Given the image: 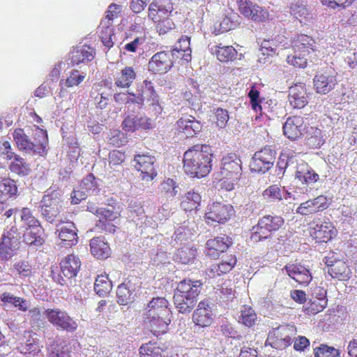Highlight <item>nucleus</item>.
Returning <instances> with one entry per match:
<instances>
[{
	"label": "nucleus",
	"mask_w": 357,
	"mask_h": 357,
	"mask_svg": "<svg viewBox=\"0 0 357 357\" xmlns=\"http://www.w3.org/2000/svg\"><path fill=\"white\" fill-rule=\"evenodd\" d=\"M143 324L153 335L166 333L172 321L170 303L165 297H153L143 310Z\"/></svg>",
	"instance_id": "obj_1"
},
{
	"label": "nucleus",
	"mask_w": 357,
	"mask_h": 357,
	"mask_svg": "<svg viewBox=\"0 0 357 357\" xmlns=\"http://www.w3.org/2000/svg\"><path fill=\"white\" fill-rule=\"evenodd\" d=\"M213 152L208 144H197L189 147L183 155V169L190 178L208 176L213 167Z\"/></svg>",
	"instance_id": "obj_2"
},
{
	"label": "nucleus",
	"mask_w": 357,
	"mask_h": 357,
	"mask_svg": "<svg viewBox=\"0 0 357 357\" xmlns=\"http://www.w3.org/2000/svg\"><path fill=\"white\" fill-rule=\"evenodd\" d=\"M202 283L184 279L177 285L174 295V303L180 313L191 312L196 305L201 292Z\"/></svg>",
	"instance_id": "obj_3"
},
{
	"label": "nucleus",
	"mask_w": 357,
	"mask_h": 357,
	"mask_svg": "<svg viewBox=\"0 0 357 357\" xmlns=\"http://www.w3.org/2000/svg\"><path fill=\"white\" fill-rule=\"evenodd\" d=\"M20 234L15 226L5 230L0 238V259L7 261L15 256L20 248Z\"/></svg>",
	"instance_id": "obj_4"
},
{
	"label": "nucleus",
	"mask_w": 357,
	"mask_h": 357,
	"mask_svg": "<svg viewBox=\"0 0 357 357\" xmlns=\"http://www.w3.org/2000/svg\"><path fill=\"white\" fill-rule=\"evenodd\" d=\"M234 215L232 205L221 202H213L208 204L204 218L206 224L213 225L226 223Z\"/></svg>",
	"instance_id": "obj_5"
},
{
	"label": "nucleus",
	"mask_w": 357,
	"mask_h": 357,
	"mask_svg": "<svg viewBox=\"0 0 357 357\" xmlns=\"http://www.w3.org/2000/svg\"><path fill=\"white\" fill-rule=\"evenodd\" d=\"M61 196L60 190L50 188L40 202L41 213L50 222L54 221L61 211Z\"/></svg>",
	"instance_id": "obj_6"
},
{
	"label": "nucleus",
	"mask_w": 357,
	"mask_h": 357,
	"mask_svg": "<svg viewBox=\"0 0 357 357\" xmlns=\"http://www.w3.org/2000/svg\"><path fill=\"white\" fill-rule=\"evenodd\" d=\"M284 223V218L280 215H264L259 220L251 238L255 241L266 239L279 230Z\"/></svg>",
	"instance_id": "obj_7"
},
{
	"label": "nucleus",
	"mask_w": 357,
	"mask_h": 357,
	"mask_svg": "<svg viewBox=\"0 0 357 357\" xmlns=\"http://www.w3.org/2000/svg\"><path fill=\"white\" fill-rule=\"evenodd\" d=\"M139 87L140 89L137 90V93H129V94L132 96L130 100L132 102L142 105L146 99L149 105L152 106L155 112L160 113L162 107L159 102V96L154 89L153 83L151 81L145 79L143 82V84Z\"/></svg>",
	"instance_id": "obj_8"
},
{
	"label": "nucleus",
	"mask_w": 357,
	"mask_h": 357,
	"mask_svg": "<svg viewBox=\"0 0 357 357\" xmlns=\"http://www.w3.org/2000/svg\"><path fill=\"white\" fill-rule=\"evenodd\" d=\"M337 84V73L333 68L321 69L313 78L314 89L320 94H328L334 89Z\"/></svg>",
	"instance_id": "obj_9"
},
{
	"label": "nucleus",
	"mask_w": 357,
	"mask_h": 357,
	"mask_svg": "<svg viewBox=\"0 0 357 357\" xmlns=\"http://www.w3.org/2000/svg\"><path fill=\"white\" fill-rule=\"evenodd\" d=\"M44 314L48 321L57 329L70 333L75 332L77 329V323L66 311L59 308H49L45 311Z\"/></svg>",
	"instance_id": "obj_10"
},
{
	"label": "nucleus",
	"mask_w": 357,
	"mask_h": 357,
	"mask_svg": "<svg viewBox=\"0 0 357 357\" xmlns=\"http://www.w3.org/2000/svg\"><path fill=\"white\" fill-rule=\"evenodd\" d=\"M337 230L331 221L314 220L310 227V234L317 243H327L337 236Z\"/></svg>",
	"instance_id": "obj_11"
},
{
	"label": "nucleus",
	"mask_w": 357,
	"mask_h": 357,
	"mask_svg": "<svg viewBox=\"0 0 357 357\" xmlns=\"http://www.w3.org/2000/svg\"><path fill=\"white\" fill-rule=\"evenodd\" d=\"M294 330L287 325L273 328L268 335L267 342L273 349L282 350L290 346Z\"/></svg>",
	"instance_id": "obj_12"
},
{
	"label": "nucleus",
	"mask_w": 357,
	"mask_h": 357,
	"mask_svg": "<svg viewBox=\"0 0 357 357\" xmlns=\"http://www.w3.org/2000/svg\"><path fill=\"white\" fill-rule=\"evenodd\" d=\"M274 160L275 152L268 147H264L254 154L250 169L252 172L265 173L272 167Z\"/></svg>",
	"instance_id": "obj_13"
},
{
	"label": "nucleus",
	"mask_w": 357,
	"mask_h": 357,
	"mask_svg": "<svg viewBox=\"0 0 357 357\" xmlns=\"http://www.w3.org/2000/svg\"><path fill=\"white\" fill-rule=\"evenodd\" d=\"M135 169L141 172L140 176L143 181H151L157 176L154 164L155 158L149 154H137L135 155Z\"/></svg>",
	"instance_id": "obj_14"
},
{
	"label": "nucleus",
	"mask_w": 357,
	"mask_h": 357,
	"mask_svg": "<svg viewBox=\"0 0 357 357\" xmlns=\"http://www.w3.org/2000/svg\"><path fill=\"white\" fill-rule=\"evenodd\" d=\"M138 282V278L136 276H128L118 286L116 290L118 303L126 305L134 301Z\"/></svg>",
	"instance_id": "obj_15"
},
{
	"label": "nucleus",
	"mask_w": 357,
	"mask_h": 357,
	"mask_svg": "<svg viewBox=\"0 0 357 357\" xmlns=\"http://www.w3.org/2000/svg\"><path fill=\"white\" fill-rule=\"evenodd\" d=\"M202 124L200 121L192 115L183 116L176 122V131L186 138H192L201 132Z\"/></svg>",
	"instance_id": "obj_16"
},
{
	"label": "nucleus",
	"mask_w": 357,
	"mask_h": 357,
	"mask_svg": "<svg viewBox=\"0 0 357 357\" xmlns=\"http://www.w3.org/2000/svg\"><path fill=\"white\" fill-rule=\"evenodd\" d=\"M307 124L303 117L292 116L287 119L283 125V133L289 139L297 140L301 138L306 132Z\"/></svg>",
	"instance_id": "obj_17"
},
{
	"label": "nucleus",
	"mask_w": 357,
	"mask_h": 357,
	"mask_svg": "<svg viewBox=\"0 0 357 357\" xmlns=\"http://www.w3.org/2000/svg\"><path fill=\"white\" fill-rule=\"evenodd\" d=\"M172 54L162 51L155 54L150 59L148 68L153 74H164L173 66Z\"/></svg>",
	"instance_id": "obj_18"
},
{
	"label": "nucleus",
	"mask_w": 357,
	"mask_h": 357,
	"mask_svg": "<svg viewBox=\"0 0 357 357\" xmlns=\"http://www.w3.org/2000/svg\"><path fill=\"white\" fill-rule=\"evenodd\" d=\"M329 206L326 196L319 195L317 197L302 202L296 208V213L301 215H310L323 211Z\"/></svg>",
	"instance_id": "obj_19"
},
{
	"label": "nucleus",
	"mask_w": 357,
	"mask_h": 357,
	"mask_svg": "<svg viewBox=\"0 0 357 357\" xmlns=\"http://www.w3.org/2000/svg\"><path fill=\"white\" fill-rule=\"evenodd\" d=\"M241 160L236 153H228L221 159L220 176H241Z\"/></svg>",
	"instance_id": "obj_20"
},
{
	"label": "nucleus",
	"mask_w": 357,
	"mask_h": 357,
	"mask_svg": "<svg viewBox=\"0 0 357 357\" xmlns=\"http://www.w3.org/2000/svg\"><path fill=\"white\" fill-rule=\"evenodd\" d=\"M231 243V238L227 235L208 239L206 243V255L212 259H217L227 250Z\"/></svg>",
	"instance_id": "obj_21"
},
{
	"label": "nucleus",
	"mask_w": 357,
	"mask_h": 357,
	"mask_svg": "<svg viewBox=\"0 0 357 357\" xmlns=\"http://www.w3.org/2000/svg\"><path fill=\"white\" fill-rule=\"evenodd\" d=\"M192 319V322L201 328L208 327L212 324L213 313L208 301H202L198 303Z\"/></svg>",
	"instance_id": "obj_22"
},
{
	"label": "nucleus",
	"mask_w": 357,
	"mask_h": 357,
	"mask_svg": "<svg viewBox=\"0 0 357 357\" xmlns=\"http://www.w3.org/2000/svg\"><path fill=\"white\" fill-rule=\"evenodd\" d=\"M171 0H153L149 6L148 17L151 21L171 16L173 11Z\"/></svg>",
	"instance_id": "obj_23"
},
{
	"label": "nucleus",
	"mask_w": 357,
	"mask_h": 357,
	"mask_svg": "<svg viewBox=\"0 0 357 357\" xmlns=\"http://www.w3.org/2000/svg\"><path fill=\"white\" fill-rule=\"evenodd\" d=\"M48 145L47 132L45 130L36 126L31 135L29 153H33L43 155L47 154Z\"/></svg>",
	"instance_id": "obj_24"
},
{
	"label": "nucleus",
	"mask_w": 357,
	"mask_h": 357,
	"mask_svg": "<svg viewBox=\"0 0 357 357\" xmlns=\"http://www.w3.org/2000/svg\"><path fill=\"white\" fill-rule=\"evenodd\" d=\"M96 55L95 50L87 45H77L71 50L69 60L73 66L91 61Z\"/></svg>",
	"instance_id": "obj_25"
},
{
	"label": "nucleus",
	"mask_w": 357,
	"mask_h": 357,
	"mask_svg": "<svg viewBox=\"0 0 357 357\" xmlns=\"http://www.w3.org/2000/svg\"><path fill=\"white\" fill-rule=\"evenodd\" d=\"M290 105L296 109L303 108L308 102L305 84H295L290 87L289 94Z\"/></svg>",
	"instance_id": "obj_26"
},
{
	"label": "nucleus",
	"mask_w": 357,
	"mask_h": 357,
	"mask_svg": "<svg viewBox=\"0 0 357 357\" xmlns=\"http://www.w3.org/2000/svg\"><path fill=\"white\" fill-rule=\"evenodd\" d=\"M60 268L64 277L71 279L77 276L80 271L81 261L78 256L70 254L65 257L60 262Z\"/></svg>",
	"instance_id": "obj_27"
},
{
	"label": "nucleus",
	"mask_w": 357,
	"mask_h": 357,
	"mask_svg": "<svg viewBox=\"0 0 357 357\" xmlns=\"http://www.w3.org/2000/svg\"><path fill=\"white\" fill-rule=\"evenodd\" d=\"M24 242L34 249L41 248L45 242V230L42 226L26 229L23 235Z\"/></svg>",
	"instance_id": "obj_28"
},
{
	"label": "nucleus",
	"mask_w": 357,
	"mask_h": 357,
	"mask_svg": "<svg viewBox=\"0 0 357 357\" xmlns=\"http://www.w3.org/2000/svg\"><path fill=\"white\" fill-rule=\"evenodd\" d=\"M237 259L235 255H229L221 261L213 264L208 269L209 275L219 277L229 273L236 265Z\"/></svg>",
	"instance_id": "obj_29"
},
{
	"label": "nucleus",
	"mask_w": 357,
	"mask_h": 357,
	"mask_svg": "<svg viewBox=\"0 0 357 357\" xmlns=\"http://www.w3.org/2000/svg\"><path fill=\"white\" fill-rule=\"evenodd\" d=\"M284 269L289 277L301 284H307L312 280L310 271L301 264H287Z\"/></svg>",
	"instance_id": "obj_30"
},
{
	"label": "nucleus",
	"mask_w": 357,
	"mask_h": 357,
	"mask_svg": "<svg viewBox=\"0 0 357 357\" xmlns=\"http://www.w3.org/2000/svg\"><path fill=\"white\" fill-rule=\"evenodd\" d=\"M211 53L215 56L222 63H227L235 60L237 57V51L232 45H223L222 43L209 46Z\"/></svg>",
	"instance_id": "obj_31"
},
{
	"label": "nucleus",
	"mask_w": 357,
	"mask_h": 357,
	"mask_svg": "<svg viewBox=\"0 0 357 357\" xmlns=\"http://www.w3.org/2000/svg\"><path fill=\"white\" fill-rule=\"evenodd\" d=\"M326 264L328 266V273L332 278L340 280H347L351 278L352 272L346 261L336 260L328 264L327 261Z\"/></svg>",
	"instance_id": "obj_32"
},
{
	"label": "nucleus",
	"mask_w": 357,
	"mask_h": 357,
	"mask_svg": "<svg viewBox=\"0 0 357 357\" xmlns=\"http://www.w3.org/2000/svg\"><path fill=\"white\" fill-rule=\"evenodd\" d=\"M97 184L96 182V178L90 174L87 175L82 181V190H74L71 193V203L73 204H79L82 200L86 198L85 192H89L96 190Z\"/></svg>",
	"instance_id": "obj_33"
},
{
	"label": "nucleus",
	"mask_w": 357,
	"mask_h": 357,
	"mask_svg": "<svg viewBox=\"0 0 357 357\" xmlns=\"http://www.w3.org/2000/svg\"><path fill=\"white\" fill-rule=\"evenodd\" d=\"M293 48L303 55L310 56L311 53L316 51L315 41L311 36L301 34L293 40Z\"/></svg>",
	"instance_id": "obj_34"
},
{
	"label": "nucleus",
	"mask_w": 357,
	"mask_h": 357,
	"mask_svg": "<svg viewBox=\"0 0 357 357\" xmlns=\"http://www.w3.org/2000/svg\"><path fill=\"white\" fill-rule=\"evenodd\" d=\"M17 186L14 180L9 177L0 178V203L4 204L10 198L17 195Z\"/></svg>",
	"instance_id": "obj_35"
},
{
	"label": "nucleus",
	"mask_w": 357,
	"mask_h": 357,
	"mask_svg": "<svg viewBox=\"0 0 357 357\" xmlns=\"http://www.w3.org/2000/svg\"><path fill=\"white\" fill-rule=\"evenodd\" d=\"M24 337L26 340L24 343L21 344L19 347L20 353L24 355H37L40 351V349L36 334L31 331H26Z\"/></svg>",
	"instance_id": "obj_36"
},
{
	"label": "nucleus",
	"mask_w": 357,
	"mask_h": 357,
	"mask_svg": "<svg viewBox=\"0 0 357 357\" xmlns=\"http://www.w3.org/2000/svg\"><path fill=\"white\" fill-rule=\"evenodd\" d=\"M296 178L302 183L310 185L316 183L319 176L307 164H301L297 167Z\"/></svg>",
	"instance_id": "obj_37"
},
{
	"label": "nucleus",
	"mask_w": 357,
	"mask_h": 357,
	"mask_svg": "<svg viewBox=\"0 0 357 357\" xmlns=\"http://www.w3.org/2000/svg\"><path fill=\"white\" fill-rule=\"evenodd\" d=\"M284 187L281 188L278 185L274 184L270 185L262 192L263 198L270 202H280L282 199H287L290 196Z\"/></svg>",
	"instance_id": "obj_38"
},
{
	"label": "nucleus",
	"mask_w": 357,
	"mask_h": 357,
	"mask_svg": "<svg viewBox=\"0 0 357 357\" xmlns=\"http://www.w3.org/2000/svg\"><path fill=\"white\" fill-rule=\"evenodd\" d=\"M10 271L20 278H31L34 276L36 273L33 265L26 259L15 261L10 268Z\"/></svg>",
	"instance_id": "obj_39"
},
{
	"label": "nucleus",
	"mask_w": 357,
	"mask_h": 357,
	"mask_svg": "<svg viewBox=\"0 0 357 357\" xmlns=\"http://www.w3.org/2000/svg\"><path fill=\"white\" fill-rule=\"evenodd\" d=\"M91 254L98 259H107L110 255V247L100 237H94L90 241Z\"/></svg>",
	"instance_id": "obj_40"
},
{
	"label": "nucleus",
	"mask_w": 357,
	"mask_h": 357,
	"mask_svg": "<svg viewBox=\"0 0 357 357\" xmlns=\"http://www.w3.org/2000/svg\"><path fill=\"white\" fill-rule=\"evenodd\" d=\"M136 72L131 66L123 68L114 79V84L119 88H128L136 79Z\"/></svg>",
	"instance_id": "obj_41"
},
{
	"label": "nucleus",
	"mask_w": 357,
	"mask_h": 357,
	"mask_svg": "<svg viewBox=\"0 0 357 357\" xmlns=\"http://www.w3.org/2000/svg\"><path fill=\"white\" fill-rule=\"evenodd\" d=\"M139 354L140 357H167L165 350L158 342L153 341L142 344Z\"/></svg>",
	"instance_id": "obj_42"
},
{
	"label": "nucleus",
	"mask_w": 357,
	"mask_h": 357,
	"mask_svg": "<svg viewBox=\"0 0 357 357\" xmlns=\"http://www.w3.org/2000/svg\"><path fill=\"white\" fill-rule=\"evenodd\" d=\"M178 185L177 183L170 178H165L158 187V193L160 197L172 199L178 193Z\"/></svg>",
	"instance_id": "obj_43"
},
{
	"label": "nucleus",
	"mask_w": 357,
	"mask_h": 357,
	"mask_svg": "<svg viewBox=\"0 0 357 357\" xmlns=\"http://www.w3.org/2000/svg\"><path fill=\"white\" fill-rule=\"evenodd\" d=\"M305 139L307 144L312 148L320 147L324 144L321 130L316 127H306Z\"/></svg>",
	"instance_id": "obj_44"
},
{
	"label": "nucleus",
	"mask_w": 357,
	"mask_h": 357,
	"mask_svg": "<svg viewBox=\"0 0 357 357\" xmlns=\"http://www.w3.org/2000/svg\"><path fill=\"white\" fill-rule=\"evenodd\" d=\"M202 197L200 195L195 191L188 192L181 202V207L185 211L197 210L200 206Z\"/></svg>",
	"instance_id": "obj_45"
},
{
	"label": "nucleus",
	"mask_w": 357,
	"mask_h": 357,
	"mask_svg": "<svg viewBox=\"0 0 357 357\" xmlns=\"http://www.w3.org/2000/svg\"><path fill=\"white\" fill-rule=\"evenodd\" d=\"M174 51L183 52L182 59L186 62L191 61L192 50L190 48V38L187 36H182L176 43Z\"/></svg>",
	"instance_id": "obj_46"
},
{
	"label": "nucleus",
	"mask_w": 357,
	"mask_h": 357,
	"mask_svg": "<svg viewBox=\"0 0 357 357\" xmlns=\"http://www.w3.org/2000/svg\"><path fill=\"white\" fill-rule=\"evenodd\" d=\"M170 17L167 16L155 20V21H152L154 24L155 31L159 36L165 35L176 28V24Z\"/></svg>",
	"instance_id": "obj_47"
},
{
	"label": "nucleus",
	"mask_w": 357,
	"mask_h": 357,
	"mask_svg": "<svg viewBox=\"0 0 357 357\" xmlns=\"http://www.w3.org/2000/svg\"><path fill=\"white\" fill-rule=\"evenodd\" d=\"M100 32V38L101 39L103 45L110 48L114 45L113 36H114V28L113 24L105 23L103 24V22H100L98 26Z\"/></svg>",
	"instance_id": "obj_48"
},
{
	"label": "nucleus",
	"mask_w": 357,
	"mask_h": 357,
	"mask_svg": "<svg viewBox=\"0 0 357 357\" xmlns=\"http://www.w3.org/2000/svg\"><path fill=\"white\" fill-rule=\"evenodd\" d=\"M257 321L255 311L248 305H243L241 310V316L238 321L246 327L254 326Z\"/></svg>",
	"instance_id": "obj_49"
},
{
	"label": "nucleus",
	"mask_w": 357,
	"mask_h": 357,
	"mask_svg": "<svg viewBox=\"0 0 357 357\" xmlns=\"http://www.w3.org/2000/svg\"><path fill=\"white\" fill-rule=\"evenodd\" d=\"M112 282L107 275L101 274L98 275L94 284V291L100 296H105L112 289Z\"/></svg>",
	"instance_id": "obj_50"
},
{
	"label": "nucleus",
	"mask_w": 357,
	"mask_h": 357,
	"mask_svg": "<svg viewBox=\"0 0 357 357\" xmlns=\"http://www.w3.org/2000/svg\"><path fill=\"white\" fill-rule=\"evenodd\" d=\"M14 141L20 150L29 153L31 138L22 128H16L13 134Z\"/></svg>",
	"instance_id": "obj_51"
},
{
	"label": "nucleus",
	"mask_w": 357,
	"mask_h": 357,
	"mask_svg": "<svg viewBox=\"0 0 357 357\" xmlns=\"http://www.w3.org/2000/svg\"><path fill=\"white\" fill-rule=\"evenodd\" d=\"M49 357H70L69 347L66 342H53L50 347Z\"/></svg>",
	"instance_id": "obj_52"
},
{
	"label": "nucleus",
	"mask_w": 357,
	"mask_h": 357,
	"mask_svg": "<svg viewBox=\"0 0 357 357\" xmlns=\"http://www.w3.org/2000/svg\"><path fill=\"white\" fill-rule=\"evenodd\" d=\"M321 298H315L310 300L307 306L305 307V312L307 314H317L322 312L327 305L328 300L326 298V294H321Z\"/></svg>",
	"instance_id": "obj_53"
},
{
	"label": "nucleus",
	"mask_w": 357,
	"mask_h": 357,
	"mask_svg": "<svg viewBox=\"0 0 357 357\" xmlns=\"http://www.w3.org/2000/svg\"><path fill=\"white\" fill-rule=\"evenodd\" d=\"M13 158L14 160L9 166L10 170L18 175H27L30 171L29 165L17 155L14 154Z\"/></svg>",
	"instance_id": "obj_54"
},
{
	"label": "nucleus",
	"mask_w": 357,
	"mask_h": 357,
	"mask_svg": "<svg viewBox=\"0 0 357 357\" xmlns=\"http://www.w3.org/2000/svg\"><path fill=\"white\" fill-rule=\"evenodd\" d=\"M248 97L250 99V103L252 109L255 112L260 111L261 114H266V110L269 112V107L266 106L268 102L264 103L263 105H261V100L259 98V92L257 90L255 86H252L248 93Z\"/></svg>",
	"instance_id": "obj_55"
},
{
	"label": "nucleus",
	"mask_w": 357,
	"mask_h": 357,
	"mask_svg": "<svg viewBox=\"0 0 357 357\" xmlns=\"http://www.w3.org/2000/svg\"><path fill=\"white\" fill-rule=\"evenodd\" d=\"M73 226L62 227L59 233V238L66 245H75L77 242V235Z\"/></svg>",
	"instance_id": "obj_56"
},
{
	"label": "nucleus",
	"mask_w": 357,
	"mask_h": 357,
	"mask_svg": "<svg viewBox=\"0 0 357 357\" xmlns=\"http://www.w3.org/2000/svg\"><path fill=\"white\" fill-rule=\"evenodd\" d=\"M196 249L184 246L179 248L176 253V260L181 264H188L195 258Z\"/></svg>",
	"instance_id": "obj_57"
},
{
	"label": "nucleus",
	"mask_w": 357,
	"mask_h": 357,
	"mask_svg": "<svg viewBox=\"0 0 357 357\" xmlns=\"http://www.w3.org/2000/svg\"><path fill=\"white\" fill-rule=\"evenodd\" d=\"M20 211L21 221L26 226V229H32L42 226L39 220L33 215L29 208L24 207Z\"/></svg>",
	"instance_id": "obj_58"
},
{
	"label": "nucleus",
	"mask_w": 357,
	"mask_h": 357,
	"mask_svg": "<svg viewBox=\"0 0 357 357\" xmlns=\"http://www.w3.org/2000/svg\"><path fill=\"white\" fill-rule=\"evenodd\" d=\"M246 19L255 22L263 23L268 20L269 13L266 8L255 3L252 7L251 14Z\"/></svg>",
	"instance_id": "obj_59"
},
{
	"label": "nucleus",
	"mask_w": 357,
	"mask_h": 357,
	"mask_svg": "<svg viewBox=\"0 0 357 357\" xmlns=\"http://www.w3.org/2000/svg\"><path fill=\"white\" fill-rule=\"evenodd\" d=\"M91 211L99 218L97 222L116 221L120 216L119 213L103 207L97 208L94 211L92 210Z\"/></svg>",
	"instance_id": "obj_60"
},
{
	"label": "nucleus",
	"mask_w": 357,
	"mask_h": 357,
	"mask_svg": "<svg viewBox=\"0 0 357 357\" xmlns=\"http://www.w3.org/2000/svg\"><path fill=\"white\" fill-rule=\"evenodd\" d=\"M126 40L128 42L123 47L124 50L130 53H134L137 52L139 50H143V45L146 43V37L144 35L138 36L130 40L127 38Z\"/></svg>",
	"instance_id": "obj_61"
},
{
	"label": "nucleus",
	"mask_w": 357,
	"mask_h": 357,
	"mask_svg": "<svg viewBox=\"0 0 357 357\" xmlns=\"http://www.w3.org/2000/svg\"><path fill=\"white\" fill-rule=\"evenodd\" d=\"M309 57L298 51L294 50L293 54L287 56V62L294 67L304 68L307 66Z\"/></svg>",
	"instance_id": "obj_62"
},
{
	"label": "nucleus",
	"mask_w": 357,
	"mask_h": 357,
	"mask_svg": "<svg viewBox=\"0 0 357 357\" xmlns=\"http://www.w3.org/2000/svg\"><path fill=\"white\" fill-rule=\"evenodd\" d=\"M85 79V75L80 74L78 70L74 69L71 70L69 75L65 80L61 81V84L63 83L64 86L67 88H71L78 86Z\"/></svg>",
	"instance_id": "obj_63"
},
{
	"label": "nucleus",
	"mask_w": 357,
	"mask_h": 357,
	"mask_svg": "<svg viewBox=\"0 0 357 357\" xmlns=\"http://www.w3.org/2000/svg\"><path fill=\"white\" fill-rule=\"evenodd\" d=\"M314 354L315 357H338L340 356L338 349L324 344L314 349Z\"/></svg>",
	"instance_id": "obj_64"
}]
</instances>
